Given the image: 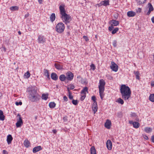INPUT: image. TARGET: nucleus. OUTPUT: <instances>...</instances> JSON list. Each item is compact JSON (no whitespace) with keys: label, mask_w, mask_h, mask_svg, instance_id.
<instances>
[{"label":"nucleus","mask_w":154,"mask_h":154,"mask_svg":"<svg viewBox=\"0 0 154 154\" xmlns=\"http://www.w3.org/2000/svg\"><path fill=\"white\" fill-rule=\"evenodd\" d=\"M120 91L122 98L125 100H128L131 94L130 88L125 85H123L121 86Z\"/></svg>","instance_id":"1"},{"label":"nucleus","mask_w":154,"mask_h":154,"mask_svg":"<svg viewBox=\"0 0 154 154\" xmlns=\"http://www.w3.org/2000/svg\"><path fill=\"white\" fill-rule=\"evenodd\" d=\"M52 131L54 134H56L57 132L56 130L55 129H54Z\"/></svg>","instance_id":"64"},{"label":"nucleus","mask_w":154,"mask_h":154,"mask_svg":"<svg viewBox=\"0 0 154 154\" xmlns=\"http://www.w3.org/2000/svg\"><path fill=\"white\" fill-rule=\"evenodd\" d=\"M63 119L64 122H66L67 121V116H65L63 118Z\"/></svg>","instance_id":"53"},{"label":"nucleus","mask_w":154,"mask_h":154,"mask_svg":"<svg viewBox=\"0 0 154 154\" xmlns=\"http://www.w3.org/2000/svg\"><path fill=\"white\" fill-rule=\"evenodd\" d=\"M29 99L32 102H35L39 99L37 91L35 89L32 90L30 92Z\"/></svg>","instance_id":"2"},{"label":"nucleus","mask_w":154,"mask_h":154,"mask_svg":"<svg viewBox=\"0 0 154 154\" xmlns=\"http://www.w3.org/2000/svg\"><path fill=\"white\" fill-rule=\"evenodd\" d=\"M3 153L4 154H8L7 151L5 150H3Z\"/></svg>","instance_id":"56"},{"label":"nucleus","mask_w":154,"mask_h":154,"mask_svg":"<svg viewBox=\"0 0 154 154\" xmlns=\"http://www.w3.org/2000/svg\"><path fill=\"white\" fill-rule=\"evenodd\" d=\"M19 8L17 6H12L10 7V9L13 11H17L18 10Z\"/></svg>","instance_id":"35"},{"label":"nucleus","mask_w":154,"mask_h":154,"mask_svg":"<svg viewBox=\"0 0 154 154\" xmlns=\"http://www.w3.org/2000/svg\"><path fill=\"white\" fill-rule=\"evenodd\" d=\"M151 86L152 87L154 86V81L151 82Z\"/></svg>","instance_id":"61"},{"label":"nucleus","mask_w":154,"mask_h":154,"mask_svg":"<svg viewBox=\"0 0 154 154\" xmlns=\"http://www.w3.org/2000/svg\"><path fill=\"white\" fill-rule=\"evenodd\" d=\"M91 99L94 102V101H96V98L95 96H93L91 97Z\"/></svg>","instance_id":"50"},{"label":"nucleus","mask_w":154,"mask_h":154,"mask_svg":"<svg viewBox=\"0 0 154 154\" xmlns=\"http://www.w3.org/2000/svg\"><path fill=\"white\" fill-rule=\"evenodd\" d=\"M66 77L68 80L71 81L73 79L74 75L71 72L69 71L66 73Z\"/></svg>","instance_id":"7"},{"label":"nucleus","mask_w":154,"mask_h":154,"mask_svg":"<svg viewBox=\"0 0 154 154\" xmlns=\"http://www.w3.org/2000/svg\"><path fill=\"white\" fill-rule=\"evenodd\" d=\"M143 138L144 139L146 140H147L148 139V137L146 135H144L143 136Z\"/></svg>","instance_id":"60"},{"label":"nucleus","mask_w":154,"mask_h":154,"mask_svg":"<svg viewBox=\"0 0 154 154\" xmlns=\"http://www.w3.org/2000/svg\"><path fill=\"white\" fill-rule=\"evenodd\" d=\"M81 100H83L86 97V94H81Z\"/></svg>","instance_id":"40"},{"label":"nucleus","mask_w":154,"mask_h":154,"mask_svg":"<svg viewBox=\"0 0 154 154\" xmlns=\"http://www.w3.org/2000/svg\"><path fill=\"white\" fill-rule=\"evenodd\" d=\"M38 2L40 4H41L42 3V2L43 0H38Z\"/></svg>","instance_id":"62"},{"label":"nucleus","mask_w":154,"mask_h":154,"mask_svg":"<svg viewBox=\"0 0 154 154\" xmlns=\"http://www.w3.org/2000/svg\"><path fill=\"white\" fill-rule=\"evenodd\" d=\"M51 21L53 22L55 19V15L54 13H52L50 17Z\"/></svg>","instance_id":"25"},{"label":"nucleus","mask_w":154,"mask_h":154,"mask_svg":"<svg viewBox=\"0 0 154 154\" xmlns=\"http://www.w3.org/2000/svg\"><path fill=\"white\" fill-rule=\"evenodd\" d=\"M136 14L135 12L131 11H128L127 13V16L129 17H131L134 16Z\"/></svg>","instance_id":"19"},{"label":"nucleus","mask_w":154,"mask_h":154,"mask_svg":"<svg viewBox=\"0 0 154 154\" xmlns=\"http://www.w3.org/2000/svg\"><path fill=\"white\" fill-rule=\"evenodd\" d=\"M5 116L3 115V112L0 110V120L4 121L5 120Z\"/></svg>","instance_id":"22"},{"label":"nucleus","mask_w":154,"mask_h":154,"mask_svg":"<svg viewBox=\"0 0 154 154\" xmlns=\"http://www.w3.org/2000/svg\"><path fill=\"white\" fill-rule=\"evenodd\" d=\"M95 106H97V103L96 101H94L92 107H94Z\"/></svg>","instance_id":"52"},{"label":"nucleus","mask_w":154,"mask_h":154,"mask_svg":"<svg viewBox=\"0 0 154 154\" xmlns=\"http://www.w3.org/2000/svg\"><path fill=\"white\" fill-rule=\"evenodd\" d=\"M136 1L137 3L140 5L143 4L145 3L146 1V0H135Z\"/></svg>","instance_id":"24"},{"label":"nucleus","mask_w":154,"mask_h":154,"mask_svg":"<svg viewBox=\"0 0 154 154\" xmlns=\"http://www.w3.org/2000/svg\"><path fill=\"white\" fill-rule=\"evenodd\" d=\"M30 76V73L29 72V71H28L25 73L24 75V77L26 78H28Z\"/></svg>","instance_id":"37"},{"label":"nucleus","mask_w":154,"mask_h":154,"mask_svg":"<svg viewBox=\"0 0 154 154\" xmlns=\"http://www.w3.org/2000/svg\"><path fill=\"white\" fill-rule=\"evenodd\" d=\"M22 102L21 101H20L19 102H16L15 103V104L17 106H18L19 105H21L22 104Z\"/></svg>","instance_id":"49"},{"label":"nucleus","mask_w":154,"mask_h":154,"mask_svg":"<svg viewBox=\"0 0 154 154\" xmlns=\"http://www.w3.org/2000/svg\"><path fill=\"white\" fill-rule=\"evenodd\" d=\"M49 107L51 108H54L56 106V104L54 102H51L49 103Z\"/></svg>","instance_id":"29"},{"label":"nucleus","mask_w":154,"mask_h":154,"mask_svg":"<svg viewBox=\"0 0 154 154\" xmlns=\"http://www.w3.org/2000/svg\"><path fill=\"white\" fill-rule=\"evenodd\" d=\"M148 5L149 10L152 11L154 10V8L152 4L150 3H149Z\"/></svg>","instance_id":"41"},{"label":"nucleus","mask_w":154,"mask_h":154,"mask_svg":"<svg viewBox=\"0 0 154 154\" xmlns=\"http://www.w3.org/2000/svg\"><path fill=\"white\" fill-rule=\"evenodd\" d=\"M42 148L41 146H38L34 148L33 149V152L36 153L39 150H42Z\"/></svg>","instance_id":"20"},{"label":"nucleus","mask_w":154,"mask_h":154,"mask_svg":"<svg viewBox=\"0 0 154 154\" xmlns=\"http://www.w3.org/2000/svg\"><path fill=\"white\" fill-rule=\"evenodd\" d=\"M131 115V117H134L136 119V120H138V119H137L138 116L135 113H132Z\"/></svg>","instance_id":"38"},{"label":"nucleus","mask_w":154,"mask_h":154,"mask_svg":"<svg viewBox=\"0 0 154 154\" xmlns=\"http://www.w3.org/2000/svg\"><path fill=\"white\" fill-rule=\"evenodd\" d=\"M134 73L135 74V75L136 76V78L137 79H140V77H139V75L140 74L139 72V71H134Z\"/></svg>","instance_id":"36"},{"label":"nucleus","mask_w":154,"mask_h":154,"mask_svg":"<svg viewBox=\"0 0 154 154\" xmlns=\"http://www.w3.org/2000/svg\"><path fill=\"white\" fill-rule=\"evenodd\" d=\"M111 125V121L109 120H107L105 123V127L107 129H109L110 128Z\"/></svg>","instance_id":"14"},{"label":"nucleus","mask_w":154,"mask_h":154,"mask_svg":"<svg viewBox=\"0 0 154 154\" xmlns=\"http://www.w3.org/2000/svg\"><path fill=\"white\" fill-rule=\"evenodd\" d=\"M152 128L149 127H146L144 129L145 131L147 133H149L152 131Z\"/></svg>","instance_id":"27"},{"label":"nucleus","mask_w":154,"mask_h":154,"mask_svg":"<svg viewBox=\"0 0 154 154\" xmlns=\"http://www.w3.org/2000/svg\"><path fill=\"white\" fill-rule=\"evenodd\" d=\"M68 93L69 98L70 100L72 99L73 98V97L72 95H71V94L70 91L68 92Z\"/></svg>","instance_id":"46"},{"label":"nucleus","mask_w":154,"mask_h":154,"mask_svg":"<svg viewBox=\"0 0 154 154\" xmlns=\"http://www.w3.org/2000/svg\"><path fill=\"white\" fill-rule=\"evenodd\" d=\"M51 78L54 80L56 81L58 79V76L57 74L54 72L52 73L51 75Z\"/></svg>","instance_id":"17"},{"label":"nucleus","mask_w":154,"mask_h":154,"mask_svg":"<svg viewBox=\"0 0 154 154\" xmlns=\"http://www.w3.org/2000/svg\"><path fill=\"white\" fill-rule=\"evenodd\" d=\"M117 42L116 40H114L112 42V45L114 47H116L117 46Z\"/></svg>","instance_id":"45"},{"label":"nucleus","mask_w":154,"mask_h":154,"mask_svg":"<svg viewBox=\"0 0 154 154\" xmlns=\"http://www.w3.org/2000/svg\"><path fill=\"white\" fill-rule=\"evenodd\" d=\"M83 38H84V39H85V41L86 42H87L89 40L88 38V37L87 36H85V35L83 36Z\"/></svg>","instance_id":"47"},{"label":"nucleus","mask_w":154,"mask_h":154,"mask_svg":"<svg viewBox=\"0 0 154 154\" xmlns=\"http://www.w3.org/2000/svg\"><path fill=\"white\" fill-rule=\"evenodd\" d=\"M100 85L99 86L98 88L99 90L104 91L105 88V82L104 81L103 79H100L99 81Z\"/></svg>","instance_id":"6"},{"label":"nucleus","mask_w":154,"mask_h":154,"mask_svg":"<svg viewBox=\"0 0 154 154\" xmlns=\"http://www.w3.org/2000/svg\"><path fill=\"white\" fill-rule=\"evenodd\" d=\"M59 79L61 81H64L66 79V76L62 74L60 75Z\"/></svg>","instance_id":"23"},{"label":"nucleus","mask_w":154,"mask_h":154,"mask_svg":"<svg viewBox=\"0 0 154 154\" xmlns=\"http://www.w3.org/2000/svg\"><path fill=\"white\" fill-rule=\"evenodd\" d=\"M91 154H96V150L94 146H92L91 148Z\"/></svg>","instance_id":"30"},{"label":"nucleus","mask_w":154,"mask_h":154,"mask_svg":"<svg viewBox=\"0 0 154 154\" xmlns=\"http://www.w3.org/2000/svg\"><path fill=\"white\" fill-rule=\"evenodd\" d=\"M141 9L140 8H138L137 9H136V12L137 13H140L141 11Z\"/></svg>","instance_id":"51"},{"label":"nucleus","mask_w":154,"mask_h":154,"mask_svg":"<svg viewBox=\"0 0 154 154\" xmlns=\"http://www.w3.org/2000/svg\"><path fill=\"white\" fill-rule=\"evenodd\" d=\"M91 67L92 68V69L93 70H94L95 69V67L94 65L93 64H91Z\"/></svg>","instance_id":"55"},{"label":"nucleus","mask_w":154,"mask_h":154,"mask_svg":"<svg viewBox=\"0 0 154 154\" xmlns=\"http://www.w3.org/2000/svg\"><path fill=\"white\" fill-rule=\"evenodd\" d=\"M24 144L26 147H28L30 144L29 142L27 140H26L24 141Z\"/></svg>","instance_id":"34"},{"label":"nucleus","mask_w":154,"mask_h":154,"mask_svg":"<svg viewBox=\"0 0 154 154\" xmlns=\"http://www.w3.org/2000/svg\"><path fill=\"white\" fill-rule=\"evenodd\" d=\"M63 99H64V101H67L68 100V98H67V97L66 96H64Z\"/></svg>","instance_id":"54"},{"label":"nucleus","mask_w":154,"mask_h":154,"mask_svg":"<svg viewBox=\"0 0 154 154\" xmlns=\"http://www.w3.org/2000/svg\"><path fill=\"white\" fill-rule=\"evenodd\" d=\"M59 9L60 11V14H61V16L63 14H64L66 13H65L66 11L63 7L61 5L60 6Z\"/></svg>","instance_id":"18"},{"label":"nucleus","mask_w":154,"mask_h":154,"mask_svg":"<svg viewBox=\"0 0 154 154\" xmlns=\"http://www.w3.org/2000/svg\"><path fill=\"white\" fill-rule=\"evenodd\" d=\"M13 137L11 135L9 134L7 136V141L8 144L9 145L11 143Z\"/></svg>","instance_id":"15"},{"label":"nucleus","mask_w":154,"mask_h":154,"mask_svg":"<svg viewBox=\"0 0 154 154\" xmlns=\"http://www.w3.org/2000/svg\"><path fill=\"white\" fill-rule=\"evenodd\" d=\"M151 140L152 142L154 143V135H153L152 136Z\"/></svg>","instance_id":"57"},{"label":"nucleus","mask_w":154,"mask_h":154,"mask_svg":"<svg viewBox=\"0 0 154 154\" xmlns=\"http://www.w3.org/2000/svg\"><path fill=\"white\" fill-rule=\"evenodd\" d=\"M104 91H100V90H99V92L100 93V97L101 99H103V92Z\"/></svg>","instance_id":"42"},{"label":"nucleus","mask_w":154,"mask_h":154,"mask_svg":"<svg viewBox=\"0 0 154 154\" xmlns=\"http://www.w3.org/2000/svg\"><path fill=\"white\" fill-rule=\"evenodd\" d=\"M111 63V65L110 66L111 69L115 72H117L118 69V65L113 62H112Z\"/></svg>","instance_id":"8"},{"label":"nucleus","mask_w":154,"mask_h":154,"mask_svg":"<svg viewBox=\"0 0 154 154\" xmlns=\"http://www.w3.org/2000/svg\"><path fill=\"white\" fill-rule=\"evenodd\" d=\"M109 5V0H104L101 2L100 3L97 4V5H98L99 6H100L102 5L106 6Z\"/></svg>","instance_id":"11"},{"label":"nucleus","mask_w":154,"mask_h":154,"mask_svg":"<svg viewBox=\"0 0 154 154\" xmlns=\"http://www.w3.org/2000/svg\"><path fill=\"white\" fill-rule=\"evenodd\" d=\"M149 100L152 102H154V94H152L150 95Z\"/></svg>","instance_id":"31"},{"label":"nucleus","mask_w":154,"mask_h":154,"mask_svg":"<svg viewBox=\"0 0 154 154\" xmlns=\"http://www.w3.org/2000/svg\"><path fill=\"white\" fill-rule=\"evenodd\" d=\"M152 11L150 10L149 9V11H148V12H147V13H146V14L148 15H149L150 14L151 11Z\"/></svg>","instance_id":"59"},{"label":"nucleus","mask_w":154,"mask_h":154,"mask_svg":"<svg viewBox=\"0 0 154 154\" xmlns=\"http://www.w3.org/2000/svg\"><path fill=\"white\" fill-rule=\"evenodd\" d=\"M17 116L19 117V120L17 122L16 125L17 127L18 128L20 127L21 126V125L23 123V121L21 118L20 117V115L19 114L17 115Z\"/></svg>","instance_id":"10"},{"label":"nucleus","mask_w":154,"mask_h":154,"mask_svg":"<svg viewBox=\"0 0 154 154\" xmlns=\"http://www.w3.org/2000/svg\"><path fill=\"white\" fill-rule=\"evenodd\" d=\"M55 68L57 69L61 70L63 69V66L58 63H55L54 64Z\"/></svg>","instance_id":"16"},{"label":"nucleus","mask_w":154,"mask_h":154,"mask_svg":"<svg viewBox=\"0 0 154 154\" xmlns=\"http://www.w3.org/2000/svg\"><path fill=\"white\" fill-rule=\"evenodd\" d=\"M109 23L111 25V26L109 27V31H111L114 28V26H117L119 24V23L118 21L112 20L109 22Z\"/></svg>","instance_id":"5"},{"label":"nucleus","mask_w":154,"mask_h":154,"mask_svg":"<svg viewBox=\"0 0 154 154\" xmlns=\"http://www.w3.org/2000/svg\"><path fill=\"white\" fill-rule=\"evenodd\" d=\"M48 94H43L42 95V99L45 100H46L48 97Z\"/></svg>","instance_id":"28"},{"label":"nucleus","mask_w":154,"mask_h":154,"mask_svg":"<svg viewBox=\"0 0 154 154\" xmlns=\"http://www.w3.org/2000/svg\"><path fill=\"white\" fill-rule=\"evenodd\" d=\"M56 31L59 33L63 32L65 29L64 24L62 23H58L56 26Z\"/></svg>","instance_id":"4"},{"label":"nucleus","mask_w":154,"mask_h":154,"mask_svg":"<svg viewBox=\"0 0 154 154\" xmlns=\"http://www.w3.org/2000/svg\"><path fill=\"white\" fill-rule=\"evenodd\" d=\"M118 28L116 27L114 29L112 32V33L113 34L116 33L119 30Z\"/></svg>","instance_id":"39"},{"label":"nucleus","mask_w":154,"mask_h":154,"mask_svg":"<svg viewBox=\"0 0 154 154\" xmlns=\"http://www.w3.org/2000/svg\"><path fill=\"white\" fill-rule=\"evenodd\" d=\"M106 146L109 150H111L112 148V143L110 140H108L106 142Z\"/></svg>","instance_id":"13"},{"label":"nucleus","mask_w":154,"mask_h":154,"mask_svg":"<svg viewBox=\"0 0 154 154\" xmlns=\"http://www.w3.org/2000/svg\"><path fill=\"white\" fill-rule=\"evenodd\" d=\"M29 16V13H27L25 15V18H26L28 17Z\"/></svg>","instance_id":"58"},{"label":"nucleus","mask_w":154,"mask_h":154,"mask_svg":"<svg viewBox=\"0 0 154 154\" xmlns=\"http://www.w3.org/2000/svg\"><path fill=\"white\" fill-rule=\"evenodd\" d=\"M44 75L47 77L48 79H50V75L48 72V71L46 69H44Z\"/></svg>","instance_id":"21"},{"label":"nucleus","mask_w":154,"mask_h":154,"mask_svg":"<svg viewBox=\"0 0 154 154\" xmlns=\"http://www.w3.org/2000/svg\"><path fill=\"white\" fill-rule=\"evenodd\" d=\"M118 17V14H116L113 15V17L115 20L117 19Z\"/></svg>","instance_id":"48"},{"label":"nucleus","mask_w":154,"mask_h":154,"mask_svg":"<svg viewBox=\"0 0 154 154\" xmlns=\"http://www.w3.org/2000/svg\"><path fill=\"white\" fill-rule=\"evenodd\" d=\"M38 41L39 43H43L45 42L46 40L44 36L41 35L38 36Z\"/></svg>","instance_id":"9"},{"label":"nucleus","mask_w":154,"mask_h":154,"mask_svg":"<svg viewBox=\"0 0 154 154\" xmlns=\"http://www.w3.org/2000/svg\"><path fill=\"white\" fill-rule=\"evenodd\" d=\"M152 22L154 23V17H152L151 18Z\"/></svg>","instance_id":"63"},{"label":"nucleus","mask_w":154,"mask_h":154,"mask_svg":"<svg viewBox=\"0 0 154 154\" xmlns=\"http://www.w3.org/2000/svg\"><path fill=\"white\" fill-rule=\"evenodd\" d=\"M88 88L86 87H85L81 91V94H86V92H88Z\"/></svg>","instance_id":"33"},{"label":"nucleus","mask_w":154,"mask_h":154,"mask_svg":"<svg viewBox=\"0 0 154 154\" xmlns=\"http://www.w3.org/2000/svg\"><path fill=\"white\" fill-rule=\"evenodd\" d=\"M92 109L93 111H94V113H95V112L97 111V106H95L94 107H92Z\"/></svg>","instance_id":"44"},{"label":"nucleus","mask_w":154,"mask_h":154,"mask_svg":"<svg viewBox=\"0 0 154 154\" xmlns=\"http://www.w3.org/2000/svg\"><path fill=\"white\" fill-rule=\"evenodd\" d=\"M72 102L73 104L75 105H77L78 103V102L77 100H75L73 99L72 101Z\"/></svg>","instance_id":"43"},{"label":"nucleus","mask_w":154,"mask_h":154,"mask_svg":"<svg viewBox=\"0 0 154 154\" xmlns=\"http://www.w3.org/2000/svg\"><path fill=\"white\" fill-rule=\"evenodd\" d=\"M116 102L122 105L124 103L123 100L120 98H118Z\"/></svg>","instance_id":"26"},{"label":"nucleus","mask_w":154,"mask_h":154,"mask_svg":"<svg viewBox=\"0 0 154 154\" xmlns=\"http://www.w3.org/2000/svg\"><path fill=\"white\" fill-rule=\"evenodd\" d=\"M129 123L130 124H132L134 128H137L139 127V124L138 122H133L132 121H129Z\"/></svg>","instance_id":"12"},{"label":"nucleus","mask_w":154,"mask_h":154,"mask_svg":"<svg viewBox=\"0 0 154 154\" xmlns=\"http://www.w3.org/2000/svg\"><path fill=\"white\" fill-rule=\"evenodd\" d=\"M61 17L62 18L63 21L66 24L69 23L71 20V16L66 13L64 14L61 15Z\"/></svg>","instance_id":"3"},{"label":"nucleus","mask_w":154,"mask_h":154,"mask_svg":"<svg viewBox=\"0 0 154 154\" xmlns=\"http://www.w3.org/2000/svg\"><path fill=\"white\" fill-rule=\"evenodd\" d=\"M75 88V87L73 85L70 84L69 85V87L67 88V89L68 92L70 91V89L72 90Z\"/></svg>","instance_id":"32"}]
</instances>
